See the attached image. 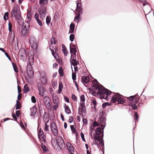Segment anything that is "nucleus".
I'll use <instances>...</instances> for the list:
<instances>
[{
  "mask_svg": "<svg viewBox=\"0 0 154 154\" xmlns=\"http://www.w3.org/2000/svg\"><path fill=\"white\" fill-rule=\"evenodd\" d=\"M96 90H98L97 93L94 91L92 92V94L95 97L98 96V95H100L101 99H106L112 93L111 91L106 89L101 85L100 86H97L96 87Z\"/></svg>",
  "mask_w": 154,
  "mask_h": 154,
  "instance_id": "f257e3e1",
  "label": "nucleus"
},
{
  "mask_svg": "<svg viewBox=\"0 0 154 154\" xmlns=\"http://www.w3.org/2000/svg\"><path fill=\"white\" fill-rule=\"evenodd\" d=\"M12 17H14L17 20V23L19 25H22L24 20L21 16L20 10H12L11 12Z\"/></svg>",
  "mask_w": 154,
  "mask_h": 154,
  "instance_id": "f03ea898",
  "label": "nucleus"
},
{
  "mask_svg": "<svg viewBox=\"0 0 154 154\" xmlns=\"http://www.w3.org/2000/svg\"><path fill=\"white\" fill-rule=\"evenodd\" d=\"M23 24V29L21 31V34L22 35L25 37L29 33L30 29L29 24L28 22Z\"/></svg>",
  "mask_w": 154,
  "mask_h": 154,
  "instance_id": "7ed1b4c3",
  "label": "nucleus"
},
{
  "mask_svg": "<svg viewBox=\"0 0 154 154\" xmlns=\"http://www.w3.org/2000/svg\"><path fill=\"white\" fill-rule=\"evenodd\" d=\"M27 73L29 77L31 79L33 78L34 77V72L32 70L31 63H27Z\"/></svg>",
  "mask_w": 154,
  "mask_h": 154,
  "instance_id": "20e7f679",
  "label": "nucleus"
},
{
  "mask_svg": "<svg viewBox=\"0 0 154 154\" xmlns=\"http://www.w3.org/2000/svg\"><path fill=\"white\" fill-rule=\"evenodd\" d=\"M106 118H103L102 117H100L98 119V122L101 124L100 125V126H102V128L103 129L102 135L103 137V130L106 125Z\"/></svg>",
  "mask_w": 154,
  "mask_h": 154,
  "instance_id": "39448f33",
  "label": "nucleus"
},
{
  "mask_svg": "<svg viewBox=\"0 0 154 154\" xmlns=\"http://www.w3.org/2000/svg\"><path fill=\"white\" fill-rule=\"evenodd\" d=\"M54 142H56L55 146L57 145L60 149H63L65 147V145L63 139L61 138L58 141L56 139H54Z\"/></svg>",
  "mask_w": 154,
  "mask_h": 154,
  "instance_id": "423d86ee",
  "label": "nucleus"
},
{
  "mask_svg": "<svg viewBox=\"0 0 154 154\" xmlns=\"http://www.w3.org/2000/svg\"><path fill=\"white\" fill-rule=\"evenodd\" d=\"M37 87L38 90L39 91V94L41 96H43L45 92V88L43 85L40 83H38L37 84Z\"/></svg>",
  "mask_w": 154,
  "mask_h": 154,
  "instance_id": "0eeeda50",
  "label": "nucleus"
},
{
  "mask_svg": "<svg viewBox=\"0 0 154 154\" xmlns=\"http://www.w3.org/2000/svg\"><path fill=\"white\" fill-rule=\"evenodd\" d=\"M70 62L71 65H72L74 66H76L79 64V61L76 60V58H74V56L72 57V55H71Z\"/></svg>",
  "mask_w": 154,
  "mask_h": 154,
  "instance_id": "6e6552de",
  "label": "nucleus"
},
{
  "mask_svg": "<svg viewBox=\"0 0 154 154\" xmlns=\"http://www.w3.org/2000/svg\"><path fill=\"white\" fill-rule=\"evenodd\" d=\"M121 95L119 93L115 94L112 96L111 99V102L113 103H115L117 101L118 97H121Z\"/></svg>",
  "mask_w": 154,
  "mask_h": 154,
  "instance_id": "1a4fd4ad",
  "label": "nucleus"
},
{
  "mask_svg": "<svg viewBox=\"0 0 154 154\" xmlns=\"http://www.w3.org/2000/svg\"><path fill=\"white\" fill-rule=\"evenodd\" d=\"M74 13L75 14V16L74 18V20H79L80 18V14H82V10H73Z\"/></svg>",
  "mask_w": 154,
  "mask_h": 154,
  "instance_id": "9d476101",
  "label": "nucleus"
},
{
  "mask_svg": "<svg viewBox=\"0 0 154 154\" xmlns=\"http://www.w3.org/2000/svg\"><path fill=\"white\" fill-rule=\"evenodd\" d=\"M52 97L54 103L59 105V100L57 96L56 95H54V94L52 95Z\"/></svg>",
  "mask_w": 154,
  "mask_h": 154,
  "instance_id": "9b49d317",
  "label": "nucleus"
},
{
  "mask_svg": "<svg viewBox=\"0 0 154 154\" xmlns=\"http://www.w3.org/2000/svg\"><path fill=\"white\" fill-rule=\"evenodd\" d=\"M45 105H48L49 106H51V101L50 98L47 96H45L43 99Z\"/></svg>",
  "mask_w": 154,
  "mask_h": 154,
  "instance_id": "f8f14e48",
  "label": "nucleus"
},
{
  "mask_svg": "<svg viewBox=\"0 0 154 154\" xmlns=\"http://www.w3.org/2000/svg\"><path fill=\"white\" fill-rule=\"evenodd\" d=\"M103 129L102 128V126H99V127H97L96 128V130L95 131V133L96 134V135L99 136L100 135L101 133H102ZM102 137H103L102 136Z\"/></svg>",
  "mask_w": 154,
  "mask_h": 154,
  "instance_id": "ddd939ff",
  "label": "nucleus"
},
{
  "mask_svg": "<svg viewBox=\"0 0 154 154\" xmlns=\"http://www.w3.org/2000/svg\"><path fill=\"white\" fill-rule=\"evenodd\" d=\"M67 149L70 152H73L74 150V148L71 144L67 142L66 143Z\"/></svg>",
  "mask_w": 154,
  "mask_h": 154,
  "instance_id": "4468645a",
  "label": "nucleus"
},
{
  "mask_svg": "<svg viewBox=\"0 0 154 154\" xmlns=\"http://www.w3.org/2000/svg\"><path fill=\"white\" fill-rule=\"evenodd\" d=\"M46 10H38V12L40 15V17L41 19L45 17L47 14Z\"/></svg>",
  "mask_w": 154,
  "mask_h": 154,
  "instance_id": "2eb2a0df",
  "label": "nucleus"
},
{
  "mask_svg": "<svg viewBox=\"0 0 154 154\" xmlns=\"http://www.w3.org/2000/svg\"><path fill=\"white\" fill-rule=\"evenodd\" d=\"M81 81L82 83L86 84L89 81L90 79L88 76H83L82 77Z\"/></svg>",
  "mask_w": 154,
  "mask_h": 154,
  "instance_id": "dca6fc26",
  "label": "nucleus"
},
{
  "mask_svg": "<svg viewBox=\"0 0 154 154\" xmlns=\"http://www.w3.org/2000/svg\"><path fill=\"white\" fill-rule=\"evenodd\" d=\"M80 105L82 113L83 112H85L86 111V109L85 103L83 102L81 103Z\"/></svg>",
  "mask_w": 154,
  "mask_h": 154,
  "instance_id": "f3484780",
  "label": "nucleus"
},
{
  "mask_svg": "<svg viewBox=\"0 0 154 154\" xmlns=\"http://www.w3.org/2000/svg\"><path fill=\"white\" fill-rule=\"evenodd\" d=\"M30 109L31 113V114H30L31 116H33L35 115L36 112L37 108L36 107L33 106L32 108H31Z\"/></svg>",
  "mask_w": 154,
  "mask_h": 154,
  "instance_id": "a211bd4d",
  "label": "nucleus"
},
{
  "mask_svg": "<svg viewBox=\"0 0 154 154\" xmlns=\"http://www.w3.org/2000/svg\"><path fill=\"white\" fill-rule=\"evenodd\" d=\"M117 102L120 104H123L125 103V100L121 97H118Z\"/></svg>",
  "mask_w": 154,
  "mask_h": 154,
  "instance_id": "6ab92c4d",
  "label": "nucleus"
},
{
  "mask_svg": "<svg viewBox=\"0 0 154 154\" xmlns=\"http://www.w3.org/2000/svg\"><path fill=\"white\" fill-rule=\"evenodd\" d=\"M70 29L69 30V32L70 33H73L75 29V24L72 23L70 24Z\"/></svg>",
  "mask_w": 154,
  "mask_h": 154,
  "instance_id": "aec40b11",
  "label": "nucleus"
},
{
  "mask_svg": "<svg viewBox=\"0 0 154 154\" xmlns=\"http://www.w3.org/2000/svg\"><path fill=\"white\" fill-rule=\"evenodd\" d=\"M31 10H27V15L26 19L30 21L31 19V17L32 14L31 13Z\"/></svg>",
  "mask_w": 154,
  "mask_h": 154,
  "instance_id": "412c9836",
  "label": "nucleus"
},
{
  "mask_svg": "<svg viewBox=\"0 0 154 154\" xmlns=\"http://www.w3.org/2000/svg\"><path fill=\"white\" fill-rule=\"evenodd\" d=\"M65 112L67 114H69L71 113V110L68 106H67L66 104L64 106Z\"/></svg>",
  "mask_w": 154,
  "mask_h": 154,
  "instance_id": "4be33fe9",
  "label": "nucleus"
},
{
  "mask_svg": "<svg viewBox=\"0 0 154 154\" xmlns=\"http://www.w3.org/2000/svg\"><path fill=\"white\" fill-rule=\"evenodd\" d=\"M37 42L36 38L33 36H31L29 38V42L30 44H32L33 43L36 42Z\"/></svg>",
  "mask_w": 154,
  "mask_h": 154,
  "instance_id": "5701e85b",
  "label": "nucleus"
},
{
  "mask_svg": "<svg viewBox=\"0 0 154 154\" xmlns=\"http://www.w3.org/2000/svg\"><path fill=\"white\" fill-rule=\"evenodd\" d=\"M40 80L41 83L45 85L47 84V79L45 77H42Z\"/></svg>",
  "mask_w": 154,
  "mask_h": 154,
  "instance_id": "b1692460",
  "label": "nucleus"
},
{
  "mask_svg": "<svg viewBox=\"0 0 154 154\" xmlns=\"http://www.w3.org/2000/svg\"><path fill=\"white\" fill-rule=\"evenodd\" d=\"M50 126L51 129V131L55 130L57 129L56 125L54 122L51 123Z\"/></svg>",
  "mask_w": 154,
  "mask_h": 154,
  "instance_id": "393cba45",
  "label": "nucleus"
},
{
  "mask_svg": "<svg viewBox=\"0 0 154 154\" xmlns=\"http://www.w3.org/2000/svg\"><path fill=\"white\" fill-rule=\"evenodd\" d=\"M26 54V51L23 48H21L19 52L18 55L20 56V55L22 54Z\"/></svg>",
  "mask_w": 154,
  "mask_h": 154,
  "instance_id": "a878e982",
  "label": "nucleus"
},
{
  "mask_svg": "<svg viewBox=\"0 0 154 154\" xmlns=\"http://www.w3.org/2000/svg\"><path fill=\"white\" fill-rule=\"evenodd\" d=\"M30 44L31 47L34 50H36L38 48V45L37 43V42Z\"/></svg>",
  "mask_w": 154,
  "mask_h": 154,
  "instance_id": "bb28decb",
  "label": "nucleus"
},
{
  "mask_svg": "<svg viewBox=\"0 0 154 154\" xmlns=\"http://www.w3.org/2000/svg\"><path fill=\"white\" fill-rule=\"evenodd\" d=\"M24 92L25 93H28L30 90V88L28 87L27 84H26L23 88Z\"/></svg>",
  "mask_w": 154,
  "mask_h": 154,
  "instance_id": "cd10ccee",
  "label": "nucleus"
},
{
  "mask_svg": "<svg viewBox=\"0 0 154 154\" xmlns=\"http://www.w3.org/2000/svg\"><path fill=\"white\" fill-rule=\"evenodd\" d=\"M71 129V130L72 131V133H75L76 132L75 136L76 137V139H77V136L78 135V132L76 131V130L75 129V128L74 126L73 125H71L70 126Z\"/></svg>",
  "mask_w": 154,
  "mask_h": 154,
  "instance_id": "c85d7f7f",
  "label": "nucleus"
},
{
  "mask_svg": "<svg viewBox=\"0 0 154 154\" xmlns=\"http://www.w3.org/2000/svg\"><path fill=\"white\" fill-rule=\"evenodd\" d=\"M41 147L43 149L44 153H46L47 151H48V149L45 145L43 143H41Z\"/></svg>",
  "mask_w": 154,
  "mask_h": 154,
  "instance_id": "c756f323",
  "label": "nucleus"
},
{
  "mask_svg": "<svg viewBox=\"0 0 154 154\" xmlns=\"http://www.w3.org/2000/svg\"><path fill=\"white\" fill-rule=\"evenodd\" d=\"M20 59L21 60L25 61L27 58L26 54H22L20 55Z\"/></svg>",
  "mask_w": 154,
  "mask_h": 154,
  "instance_id": "7c9ffc66",
  "label": "nucleus"
},
{
  "mask_svg": "<svg viewBox=\"0 0 154 154\" xmlns=\"http://www.w3.org/2000/svg\"><path fill=\"white\" fill-rule=\"evenodd\" d=\"M94 139L97 140L98 142H100L102 141V139L101 138V136L100 135L97 136V135H95L94 136Z\"/></svg>",
  "mask_w": 154,
  "mask_h": 154,
  "instance_id": "2f4dec72",
  "label": "nucleus"
},
{
  "mask_svg": "<svg viewBox=\"0 0 154 154\" xmlns=\"http://www.w3.org/2000/svg\"><path fill=\"white\" fill-rule=\"evenodd\" d=\"M111 105V103L110 102H105L103 103L102 105V107L103 109H104L106 108V106H110Z\"/></svg>",
  "mask_w": 154,
  "mask_h": 154,
  "instance_id": "473e14b6",
  "label": "nucleus"
},
{
  "mask_svg": "<svg viewBox=\"0 0 154 154\" xmlns=\"http://www.w3.org/2000/svg\"><path fill=\"white\" fill-rule=\"evenodd\" d=\"M71 66L72 71V78L73 81H75L76 79V74L75 72H73L72 66Z\"/></svg>",
  "mask_w": 154,
  "mask_h": 154,
  "instance_id": "72a5a7b5",
  "label": "nucleus"
},
{
  "mask_svg": "<svg viewBox=\"0 0 154 154\" xmlns=\"http://www.w3.org/2000/svg\"><path fill=\"white\" fill-rule=\"evenodd\" d=\"M107 114L105 111H102L100 113V115L101 117L103 118H106L107 116Z\"/></svg>",
  "mask_w": 154,
  "mask_h": 154,
  "instance_id": "f704fd0d",
  "label": "nucleus"
},
{
  "mask_svg": "<svg viewBox=\"0 0 154 154\" xmlns=\"http://www.w3.org/2000/svg\"><path fill=\"white\" fill-rule=\"evenodd\" d=\"M77 52L76 48H70V53L71 54V55H72V53H74L75 54V53H76Z\"/></svg>",
  "mask_w": 154,
  "mask_h": 154,
  "instance_id": "c9c22d12",
  "label": "nucleus"
},
{
  "mask_svg": "<svg viewBox=\"0 0 154 154\" xmlns=\"http://www.w3.org/2000/svg\"><path fill=\"white\" fill-rule=\"evenodd\" d=\"M12 65L14 72H18V69L16 64L14 63H12Z\"/></svg>",
  "mask_w": 154,
  "mask_h": 154,
  "instance_id": "e433bc0d",
  "label": "nucleus"
},
{
  "mask_svg": "<svg viewBox=\"0 0 154 154\" xmlns=\"http://www.w3.org/2000/svg\"><path fill=\"white\" fill-rule=\"evenodd\" d=\"M137 94L135 95L131 96L128 97V100L131 101H132L135 99V96H137Z\"/></svg>",
  "mask_w": 154,
  "mask_h": 154,
  "instance_id": "4c0bfd02",
  "label": "nucleus"
},
{
  "mask_svg": "<svg viewBox=\"0 0 154 154\" xmlns=\"http://www.w3.org/2000/svg\"><path fill=\"white\" fill-rule=\"evenodd\" d=\"M139 118V115L137 112H135L134 114V120L135 122H136V121L137 122H138V119Z\"/></svg>",
  "mask_w": 154,
  "mask_h": 154,
  "instance_id": "58836bf2",
  "label": "nucleus"
},
{
  "mask_svg": "<svg viewBox=\"0 0 154 154\" xmlns=\"http://www.w3.org/2000/svg\"><path fill=\"white\" fill-rule=\"evenodd\" d=\"M58 71L60 75L61 76H62L63 75L62 68V67H60Z\"/></svg>",
  "mask_w": 154,
  "mask_h": 154,
  "instance_id": "ea45409f",
  "label": "nucleus"
},
{
  "mask_svg": "<svg viewBox=\"0 0 154 154\" xmlns=\"http://www.w3.org/2000/svg\"><path fill=\"white\" fill-rule=\"evenodd\" d=\"M8 15L9 14L8 12H6L5 13L3 17L4 20H6L8 19Z\"/></svg>",
  "mask_w": 154,
  "mask_h": 154,
  "instance_id": "a19ab883",
  "label": "nucleus"
},
{
  "mask_svg": "<svg viewBox=\"0 0 154 154\" xmlns=\"http://www.w3.org/2000/svg\"><path fill=\"white\" fill-rule=\"evenodd\" d=\"M75 39V35L73 34H71L69 36V40L71 42L73 41Z\"/></svg>",
  "mask_w": 154,
  "mask_h": 154,
  "instance_id": "79ce46f5",
  "label": "nucleus"
},
{
  "mask_svg": "<svg viewBox=\"0 0 154 154\" xmlns=\"http://www.w3.org/2000/svg\"><path fill=\"white\" fill-rule=\"evenodd\" d=\"M44 132H42L41 133H38V137L40 139H41V138H43L44 137H45L44 134Z\"/></svg>",
  "mask_w": 154,
  "mask_h": 154,
  "instance_id": "37998d69",
  "label": "nucleus"
},
{
  "mask_svg": "<svg viewBox=\"0 0 154 154\" xmlns=\"http://www.w3.org/2000/svg\"><path fill=\"white\" fill-rule=\"evenodd\" d=\"M51 131L54 136H56L58 135V131L57 129L55 130L52 131Z\"/></svg>",
  "mask_w": 154,
  "mask_h": 154,
  "instance_id": "c03bdc74",
  "label": "nucleus"
},
{
  "mask_svg": "<svg viewBox=\"0 0 154 154\" xmlns=\"http://www.w3.org/2000/svg\"><path fill=\"white\" fill-rule=\"evenodd\" d=\"M142 2H144V3L143 4V6H145L146 5H148L149 6H150L149 4L148 3V2L146 1L145 0H138Z\"/></svg>",
  "mask_w": 154,
  "mask_h": 154,
  "instance_id": "a18cd8bd",
  "label": "nucleus"
},
{
  "mask_svg": "<svg viewBox=\"0 0 154 154\" xmlns=\"http://www.w3.org/2000/svg\"><path fill=\"white\" fill-rule=\"evenodd\" d=\"M51 18L50 17L48 16L46 18V23L48 25L51 22Z\"/></svg>",
  "mask_w": 154,
  "mask_h": 154,
  "instance_id": "49530a36",
  "label": "nucleus"
},
{
  "mask_svg": "<svg viewBox=\"0 0 154 154\" xmlns=\"http://www.w3.org/2000/svg\"><path fill=\"white\" fill-rule=\"evenodd\" d=\"M62 52L64 54L65 56H66L68 54V52L66 49H62Z\"/></svg>",
  "mask_w": 154,
  "mask_h": 154,
  "instance_id": "de8ad7c7",
  "label": "nucleus"
},
{
  "mask_svg": "<svg viewBox=\"0 0 154 154\" xmlns=\"http://www.w3.org/2000/svg\"><path fill=\"white\" fill-rule=\"evenodd\" d=\"M93 125L94 127H96L100 126L99 123L95 121H94L93 122Z\"/></svg>",
  "mask_w": 154,
  "mask_h": 154,
  "instance_id": "09e8293b",
  "label": "nucleus"
},
{
  "mask_svg": "<svg viewBox=\"0 0 154 154\" xmlns=\"http://www.w3.org/2000/svg\"><path fill=\"white\" fill-rule=\"evenodd\" d=\"M131 105V107L133 109L135 110L137 109V106L135 104H132Z\"/></svg>",
  "mask_w": 154,
  "mask_h": 154,
  "instance_id": "8fccbe9b",
  "label": "nucleus"
},
{
  "mask_svg": "<svg viewBox=\"0 0 154 154\" xmlns=\"http://www.w3.org/2000/svg\"><path fill=\"white\" fill-rule=\"evenodd\" d=\"M31 100L32 103H35L36 102V100L34 96H32L31 97Z\"/></svg>",
  "mask_w": 154,
  "mask_h": 154,
  "instance_id": "3c124183",
  "label": "nucleus"
},
{
  "mask_svg": "<svg viewBox=\"0 0 154 154\" xmlns=\"http://www.w3.org/2000/svg\"><path fill=\"white\" fill-rule=\"evenodd\" d=\"M21 106L20 104H18L17 105H16L15 107L16 110L19 109L21 108Z\"/></svg>",
  "mask_w": 154,
  "mask_h": 154,
  "instance_id": "603ef678",
  "label": "nucleus"
},
{
  "mask_svg": "<svg viewBox=\"0 0 154 154\" xmlns=\"http://www.w3.org/2000/svg\"><path fill=\"white\" fill-rule=\"evenodd\" d=\"M81 137L83 141L85 142V140L84 137V135L83 133L82 132H81L80 134Z\"/></svg>",
  "mask_w": 154,
  "mask_h": 154,
  "instance_id": "864d4df0",
  "label": "nucleus"
},
{
  "mask_svg": "<svg viewBox=\"0 0 154 154\" xmlns=\"http://www.w3.org/2000/svg\"><path fill=\"white\" fill-rule=\"evenodd\" d=\"M59 105H57V104H55V105H53V106H52L53 110H56L57 109V108L58 107Z\"/></svg>",
  "mask_w": 154,
  "mask_h": 154,
  "instance_id": "5fc2aeb1",
  "label": "nucleus"
},
{
  "mask_svg": "<svg viewBox=\"0 0 154 154\" xmlns=\"http://www.w3.org/2000/svg\"><path fill=\"white\" fill-rule=\"evenodd\" d=\"M49 126L47 124V123H45V129L46 131H49V130L48 129Z\"/></svg>",
  "mask_w": 154,
  "mask_h": 154,
  "instance_id": "6e6d98bb",
  "label": "nucleus"
},
{
  "mask_svg": "<svg viewBox=\"0 0 154 154\" xmlns=\"http://www.w3.org/2000/svg\"><path fill=\"white\" fill-rule=\"evenodd\" d=\"M8 30L10 32L12 31V25L10 22L8 23Z\"/></svg>",
  "mask_w": 154,
  "mask_h": 154,
  "instance_id": "4d7b16f0",
  "label": "nucleus"
},
{
  "mask_svg": "<svg viewBox=\"0 0 154 154\" xmlns=\"http://www.w3.org/2000/svg\"><path fill=\"white\" fill-rule=\"evenodd\" d=\"M72 98L74 101H76L77 100L76 96L73 94L72 95Z\"/></svg>",
  "mask_w": 154,
  "mask_h": 154,
  "instance_id": "13d9d810",
  "label": "nucleus"
},
{
  "mask_svg": "<svg viewBox=\"0 0 154 154\" xmlns=\"http://www.w3.org/2000/svg\"><path fill=\"white\" fill-rule=\"evenodd\" d=\"M81 4L80 3H77L76 5V8L75 10H80L81 8Z\"/></svg>",
  "mask_w": 154,
  "mask_h": 154,
  "instance_id": "bf43d9fd",
  "label": "nucleus"
},
{
  "mask_svg": "<svg viewBox=\"0 0 154 154\" xmlns=\"http://www.w3.org/2000/svg\"><path fill=\"white\" fill-rule=\"evenodd\" d=\"M54 38L53 37V38H51V44H56V42L54 40Z\"/></svg>",
  "mask_w": 154,
  "mask_h": 154,
  "instance_id": "052dcab7",
  "label": "nucleus"
},
{
  "mask_svg": "<svg viewBox=\"0 0 154 154\" xmlns=\"http://www.w3.org/2000/svg\"><path fill=\"white\" fill-rule=\"evenodd\" d=\"M52 51V54L53 56H54V58H57V56H58V55L54 51Z\"/></svg>",
  "mask_w": 154,
  "mask_h": 154,
  "instance_id": "680f3d73",
  "label": "nucleus"
},
{
  "mask_svg": "<svg viewBox=\"0 0 154 154\" xmlns=\"http://www.w3.org/2000/svg\"><path fill=\"white\" fill-rule=\"evenodd\" d=\"M80 100L82 101L83 102H84L85 101V96L83 95H82L80 97Z\"/></svg>",
  "mask_w": 154,
  "mask_h": 154,
  "instance_id": "e2e57ef3",
  "label": "nucleus"
},
{
  "mask_svg": "<svg viewBox=\"0 0 154 154\" xmlns=\"http://www.w3.org/2000/svg\"><path fill=\"white\" fill-rule=\"evenodd\" d=\"M82 121H83V124L85 125H86L87 124H88V121H87V120L86 119H82Z\"/></svg>",
  "mask_w": 154,
  "mask_h": 154,
  "instance_id": "0e129e2a",
  "label": "nucleus"
},
{
  "mask_svg": "<svg viewBox=\"0 0 154 154\" xmlns=\"http://www.w3.org/2000/svg\"><path fill=\"white\" fill-rule=\"evenodd\" d=\"M74 120L72 116H70L69 117V121L70 123H72Z\"/></svg>",
  "mask_w": 154,
  "mask_h": 154,
  "instance_id": "69168bd1",
  "label": "nucleus"
},
{
  "mask_svg": "<svg viewBox=\"0 0 154 154\" xmlns=\"http://www.w3.org/2000/svg\"><path fill=\"white\" fill-rule=\"evenodd\" d=\"M54 17L55 18H59V13L57 12H56L55 14V15H54Z\"/></svg>",
  "mask_w": 154,
  "mask_h": 154,
  "instance_id": "338daca9",
  "label": "nucleus"
},
{
  "mask_svg": "<svg viewBox=\"0 0 154 154\" xmlns=\"http://www.w3.org/2000/svg\"><path fill=\"white\" fill-rule=\"evenodd\" d=\"M37 23H38L39 26H41L42 25V24L41 20L39 19L37 20Z\"/></svg>",
  "mask_w": 154,
  "mask_h": 154,
  "instance_id": "774afa93",
  "label": "nucleus"
}]
</instances>
